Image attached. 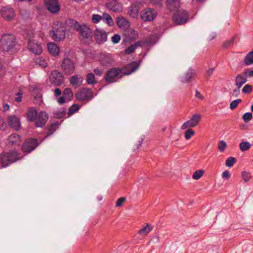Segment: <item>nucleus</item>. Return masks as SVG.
<instances>
[{
  "mask_svg": "<svg viewBox=\"0 0 253 253\" xmlns=\"http://www.w3.org/2000/svg\"><path fill=\"white\" fill-rule=\"evenodd\" d=\"M16 44L14 35L4 34L0 41V48L3 51L12 52Z\"/></svg>",
  "mask_w": 253,
  "mask_h": 253,
  "instance_id": "obj_1",
  "label": "nucleus"
},
{
  "mask_svg": "<svg viewBox=\"0 0 253 253\" xmlns=\"http://www.w3.org/2000/svg\"><path fill=\"white\" fill-rule=\"evenodd\" d=\"M69 24L78 31L80 35L84 39L90 40L92 38V32L85 25L80 24L73 19L69 21Z\"/></svg>",
  "mask_w": 253,
  "mask_h": 253,
  "instance_id": "obj_2",
  "label": "nucleus"
},
{
  "mask_svg": "<svg viewBox=\"0 0 253 253\" xmlns=\"http://www.w3.org/2000/svg\"><path fill=\"white\" fill-rule=\"evenodd\" d=\"M66 33V28L63 24L57 22L49 32L50 37L55 41L58 42L63 40Z\"/></svg>",
  "mask_w": 253,
  "mask_h": 253,
  "instance_id": "obj_3",
  "label": "nucleus"
},
{
  "mask_svg": "<svg viewBox=\"0 0 253 253\" xmlns=\"http://www.w3.org/2000/svg\"><path fill=\"white\" fill-rule=\"evenodd\" d=\"M20 158L17 151H11L8 153L3 152L0 155V162L1 167L5 168L13 163L18 161Z\"/></svg>",
  "mask_w": 253,
  "mask_h": 253,
  "instance_id": "obj_4",
  "label": "nucleus"
},
{
  "mask_svg": "<svg viewBox=\"0 0 253 253\" xmlns=\"http://www.w3.org/2000/svg\"><path fill=\"white\" fill-rule=\"evenodd\" d=\"M61 67V69L66 75L72 74L75 68L74 62L69 58H65L63 60Z\"/></svg>",
  "mask_w": 253,
  "mask_h": 253,
  "instance_id": "obj_5",
  "label": "nucleus"
},
{
  "mask_svg": "<svg viewBox=\"0 0 253 253\" xmlns=\"http://www.w3.org/2000/svg\"><path fill=\"white\" fill-rule=\"evenodd\" d=\"M121 68H113L108 71L104 79L106 82L113 83L117 81V78L121 74Z\"/></svg>",
  "mask_w": 253,
  "mask_h": 253,
  "instance_id": "obj_6",
  "label": "nucleus"
},
{
  "mask_svg": "<svg viewBox=\"0 0 253 253\" xmlns=\"http://www.w3.org/2000/svg\"><path fill=\"white\" fill-rule=\"evenodd\" d=\"M189 15L184 10L177 11L173 15V20L177 24H183L187 22Z\"/></svg>",
  "mask_w": 253,
  "mask_h": 253,
  "instance_id": "obj_7",
  "label": "nucleus"
},
{
  "mask_svg": "<svg viewBox=\"0 0 253 253\" xmlns=\"http://www.w3.org/2000/svg\"><path fill=\"white\" fill-rule=\"evenodd\" d=\"M49 79L51 83L56 86L60 85L64 82L62 73L56 70L51 72Z\"/></svg>",
  "mask_w": 253,
  "mask_h": 253,
  "instance_id": "obj_8",
  "label": "nucleus"
},
{
  "mask_svg": "<svg viewBox=\"0 0 253 253\" xmlns=\"http://www.w3.org/2000/svg\"><path fill=\"white\" fill-rule=\"evenodd\" d=\"M92 97L91 89L84 88L79 90L76 94L77 99L80 101H84L90 99Z\"/></svg>",
  "mask_w": 253,
  "mask_h": 253,
  "instance_id": "obj_9",
  "label": "nucleus"
},
{
  "mask_svg": "<svg viewBox=\"0 0 253 253\" xmlns=\"http://www.w3.org/2000/svg\"><path fill=\"white\" fill-rule=\"evenodd\" d=\"M0 14L3 19L8 21L11 20L15 16L14 9L9 5L1 8Z\"/></svg>",
  "mask_w": 253,
  "mask_h": 253,
  "instance_id": "obj_10",
  "label": "nucleus"
},
{
  "mask_svg": "<svg viewBox=\"0 0 253 253\" xmlns=\"http://www.w3.org/2000/svg\"><path fill=\"white\" fill-rule=\"evenodd\" d=\"M156 16V11L151 8L144 9L140 14L141 19L144 21H153Z\"/></svg>",
  "mask_w": 253,
  "mask_h": 253,
  "instance_id": "obj_11",
  "label": "nucleus"
},
{
  "mask_svg": "<svg viewBox=\"0 0 253 253\" xmlns=\"http://www.w3.org/2000/svg\"><path fill=\"white\" fill-rule=\"evenodd\" d=\"M38 145V140L35 138L27 139L23 144L22 151L24 152L29 153L33 151Z\"/></svg>",
  "mask_w": 253,
  "mask_h": 253,
  "instance_id": "obj_12",
  "label": "nucleus"
},
{
  "mask_svg": "<svg viewBox=\"0 0 253 253\" xmlns=\"http://www.w3.org/2000/svg\"><path fill=\"white\" fill-rule=\"evenodd\" d=\"M201 119V116L199 114H195L193 116L192 118L185 122L181 127L182 129H185L187 127H193L196 126L199 123Z\"/></svg>",
  "mask_w": 253,
  "mask_h": 253,
  "instance_id": "obj_13",
  "label": "nucleus"
},
{
  "mask_svg": "<svg viewBox=\"0 0 253 253\" xmlns=\"http://www.w3.org/2000/svg\"><path fill=\"white\" fill-rule=\"evenodd\" d=\"M94 37L98 43L102 44L107 41V33L102 29H96L94 32Z\"/></svg>",
  "mask_w": 253,
  "mask_h": 253,
  "instance_id": "obj_14",
  "label": "nucleus"
},
{
  "mask_svg": "<svg viewBox=\"0 0 253 253\" xmlns=\"http://www.w3.org/2000/svg\"><path fill=\"white\" fill-rule=\"evenodd\" d=\"M44 3L47 9L52 13H56L60 9L57 0H44Z\"/></svg>",
  "mask_w": 253,
  "mask_h": 253,
  "instance_id": "obj_15",
  "label": "nucleus"
},
{
  "mask_svg": "<svg viewBox=\"0 0 253 253\" xmlns=\"http://www.w3.org/2000/svg\"><path fill=\"white\" fill-rule=\"evenodd\" d=\"M29 49L35 54L42 53V48L35 40L30 39L28 42V45Z\"/></svg>",
  "mask_w": 253,
  "mask_h": 253,
  "instance_id": "obj_16",
  "label": "nucleus"
},
{
  "mask_svg": "<svg viewBox=\"0 0 253 253\" xmlns=\"http://www.w3.org/2000/svg\"><path fill=\"white\" fill-rule=\"evenodd\" d=\"M138 64L136 62H133L127 64L126 67L121 68V73L123 75H128L136 70L138 68Z\"/></svg>",
  "mask_w": 253,
  "mask_h": 253,
  "instance_id": "obj_17",
  "label": "nucleus"
},
{
  "mask_svg": "<svg viewBox=\"0 0 253 253\" xmlns=\"http://www.w3.org/2000/svg\"><path fill=\"white\" fill-rule=\"evenodd\" d=\"M48 118V117L46 112H41L37 115V119H36V126L37 127L43 126L47 122Z\"/></svg>",
  "mask_w": 253,
  "mask_h": 253,
  "instance_id": "obj_18",
  "label": "nucleus"
},
{
  "mask_svg": "<svg viewBox=\"0 0 253 253\" xmlns=\"http://www.w3.org/2000/svg\"><path fill=\"white\" fill-rule=\"evenodd\" d=\"M8 125L16 130H18L20 126L19 119L15 116H10L8 118Z\"/></svg>",
  "mask_w": 253,
  "mask_h": 253,
  "instance_id": "obj_19",
  "label": "nucleus"
},
{
  "mask_svg": "<svg viewBox=\"0 0 253 253\" xmlns=\"http://www.w3.org/2000/svg\"><path fill=\"white\" fill-rule=\"evenodd\" d=\"M195 71L192 68H190L181 77V81L183 83H188L195 75Z\"/></svg>",
  "mask_w": 253,
  "mask_h": 253,
  "instance_id": "obj_20",
  "label": "nucleus"
},
{
  "mask_svg": "<svg viewBox=\"0 0 253 253\" xmlns=\"http://www.w3.org/2000/svg\"><path fill=\"white\" fill-rule=\"evenodd\" d=\"M117 24L120 28L124 30H126L130 25L129 21L122 16L117 17Z\"/></svg>",
  "mask_w": 253,
  "mask_h": 253,
  "instance_id": "obj_21",
  "label": "nucleus"
},
{
  "mask_svg": "<svg viewBox=\"0 0 253 253\" xmlns=\"http://www.w3.org/2000/svg\"><path fill=\"white\" fill-rule=\"evenodd\" d=\"M83 81V79L81 76L74 75L72 76L70 79V84L75 87L80 86Z\"/></svg>",
  "mask_w": 253,
  "mask_h": 253,
  "instance_id": "obj_22",
  "label": "nucleus"
},
{
  "mask_svg": "<svg viewBox=\"0 0 253 253\" xmlns=\"http://www.w3.org/2000/svg\"><path fill=\"white\" fill-rule=\"evenodd\" d=\"M47 48L49 53L53 56H57L59 54V48L55 43L50 42L48 43Z\"/></svg>",
  "mask_w": 253,
  "mask_h": 253,
  "instance_id": "obj_23",
  "label": "nucleus"
},
{
  "mask_svg": "<svg viewBox=\"0 0 253 253\" xmlns=\"http://www.w3.org/2000/svg\"><path fill=\"white\" fill-rule=\"evenodd\" d=\"M166 4L170 10H175L179 6L178 0H166Z\"/></svg>",
  "mask_w": 253,
  "mask_h": 253,
  "instance_id": "obj_24",
  "label": "nucleus"
},
{
  "mask_svg": "<svg viewBox=\"0 0 253 253\" xmlns=\"http://www.w3.org/2000/svg\"><path fill=\"white\" fill-rule=\"evenodd\" d=\"M26 114L28 120L30 122H33L36 120L38 112L35 108H31L28 110Z\"/></svg>",
  "mask_w": 253,
  "mask_h": 253,
  "instance_id": "obj_25",
  "label": "nucleus"
},
{
  "mask_svg": "<svg viewBox=\"0 0 253 253\" xmlns=\"http://www.w3.org/2000/svg\"><path fill=\"white\" fill-rule=\"evenodd\" d=\"M106 6L115 12H119L122 10L121 6L115 0L107 3Z\"/></svg>",
  "mask_w": 253,
  "mask_h": 253,
  "instance_id": "obj_26",
  "label": "nucleus"
},
{
  "mask_svg": "<svg viewBox=\"0 0 253 253\" xmlns=\"http://www.w3.org/2000/svg\"><path fill=\"white\" fill-rule=\"evenodd\" d=\"M247 82L246 78L241 74H238L235 79V85L240 88Z\"/></svg>",
  "mask_w": 253,
  "mask_h": 253,
  "instance_id": "obj_27",
  "label": "nucleus"
},
{
  "mask_svg": "<svg viewBox=\"0 0 253 253\" xmlns=\"http://www.w3.org/2000/svg\"><path fill=\"white\" fill-rule=\"evenodd\" d=\"M142 42L138 41L133 44L131 45L128 47L126 49L125 53L126 54H130L133 52L137 47L141 46L142 45Z\"/></svg>",
  "mask_w": 253,
  "mask_h": 253,
  "instance_id": "obj_28",
  "label": "nucleus"
},
{
  "mask_svg": "<svg viewBox=\"0 0 253 253\" xmlns=\"http://www.w3.org/2000/svg\"><path fill=\"white\" fill-rule=\"evenodd\" d=\"M35 62L36 65H39L42 68H45L47 67L48 64L47 60L42 57H40L36 58Z\"/></svg>",
  "mask_w": 253,
  "mask_h": 253,
  "instance_id": "obj_29",
  "label": "nucleus"
},
{
  "mask_svg": "<svg viewBox=\"0 0 253 253\" xmlns=\"http://www.w3.org/2000/svg\"><path fill=\"white\" fill-rule=\"evenodd\" d=\"M139 9L137 6L132 5L129 8L128 13L129 15L134 18H137L138 16Z\"/></svg>",
  "mask_w": 253,
  "mask_h": 253,
  "instance_id": "obj_30",
  "label": "nucleus"
},
{
  "mask_svg": "<svg viewBox=\"0 0 253 253\" xmlns=\"http://www.w3.org/2000/svg\"><path fill=\"white\" fill-rule=\"evenodd\" d=\"M244 62L247 66L253 64V49L246 56Z\"/></svg>",
  "mask_w": 253,
  "mask_h": 253,
  "instance_id": "obj_31",
  "label": "nucleus"
},
{
  "mask_svg": "<svg viewBox=\"0 0 253 253\" xmlns=\"http://www.w3.org/2000/svg\"><path fill=\"white\" fill-rule=\"evenodd\" d=\"M9 142L12 144H19L20 142V136L16 133L11 134L9 137Z\"/></svg>",
  "mask_w": 253,
  "mask_h": 253,
  "instance_id": "obj_32",
  "label": "nucleus"
},
{
  "mask_svg": "<svg viewBox=\"0 0 253 253\" xmlns=\"http://www.w3.org/2000/svg\"><path fill=\"white\" fill-rule=\"evenodd\" d=\"M102 21L105 22L109 26H112L114 24V21L111 16L106 12L102 14Z\"/></svg>",
  "mask_w": 253,
  "mask_h": 253,
  "instance_id": "obj_33",
  "label": "nucleus"
},
{
  "mask_svg": "<svg viewBox=\"0 0 253 253\" xmlns=\"http://www.w3.org/2000/svg\"><path fill=\"white\" fill-rule=\"evenodd\" d=\"M153 229V227L151 225L147 224L146 226L144 227L139 231V234L146 236Z\"/></svg>",
  "mask_w": 253,
  "mask_h": 253,
  "instance_id": "obj_34",
  "label": "nucleus"
},
{
  "mask_svg": "<svg viewBox=\"0 0 253 253\" xmlns=\"http://www.w3.org/2000/svg\"><path fill=\"white\" fill-rule=\"evenodd\" d=\"M66 113V110L64 108H60L58 110L54 111L53 112L54 117L57 119H61L63 118Z\"/></svg>",
  "mask_w": 253,
  "mask_h": 253,
  "instance_id": "obj_35",
  "label": "nucleus"
},
{
  "mask_svg": "<svg viewBox=\"0 0 253 253\" xmlns=\"http://www.w3.org/2000/svg\"><path fill=\"white\" fill-rule=\"evenodd\" d=\"M63 96L66 98L67 100H71L73 96V93L71 88H66L63 91Z\"/></svg>",
  "mask_w": 253,
  "mask_h": 253,
  "instance_id": "obj_36",
  "label": "nucleus"
},
{
  "mask_svg": "<svg viewBox=\"0 0 253 253\" xmlns=\"http://www.w3.org/2000/svg\"><path fill=\"white\" fill-rule=\"evenodd\" d=\"M126 34H127L128 38L132 41L135 40L138 37V34L133 29H129Z\"/></svg>",
  "mask_w": 253,
  "mask_h": 253,
  "instance_id": "obj_37",
  "label": "nucleus"
},
{
  "mask_svg": "<svg viewBox=\"0 0 253 253\" xmlns=\"http://www.w3.org/2000/svg\"><path fill=\"white\" fill-rule=\"evenodd\" d=\"M86 82L88 84H95L97 82L95 80V76L93 73H89L86 76Z\"/></svg>",
  "mask_w": 253,
  "mask_h": 253,
  "instance_id": "obj_38",
  "label": "nucleus"
},
{
  "mask_svg": "<svg viewBox=\"0 0 253 253\" xmlns=\"http://www.w3.org/2000/svg\"><path fill=\"white\" fill-rule=\"evenodd\" d=\"M251 147L249 142H242L240 144V148L242 151H246L249 150Z\"/></svg>",
  "mask_w": 253,
  "mask_h": 253,
  "instance_id": "obj_39",
  "label": "nucleus"
},
{
  "mask_svg": "<svg viewBox=\"0 0 253 253\" xmlns=\"http://www.w3.org/2000/svg\"><path fill=\"white\" fill-rule=\"evenodd\" d=\"M204 171L202 170H196L193 174L192 177L194 179L198 180L203 175Z\"/></svg>",
  "mask_w": 253,
  "mask_h": 253,
  "instance_id": "obj_40",
  "label": "nucleus"
},
{
  "mask_svg": "<svg viewBox=\"0 0 253 253\" xmlns=\"http://www.w3.org/2000/svg\"><path fill=\"white\" fill-rule=\"evenodd\" d=\"M91 20L93 23H98L102 20V15L93 14L92 15Z\"/></svg>",
  "mask_w": 253,
  "mask_h": 253,
  "instance_id": "obj_41",
  "label": "nucleus"
},
{
  "mask_svg": "<svg viewBox=\"0 0 253 253\" xmlns=\"http://www.w3.org/2000/svg\"><path fill=\"white\" fill-rule=\"evenodd\" d=\"M241 176L245 182L249 181L252 177L251 174L246 171H243Z\"/></svg>",
  "mask_w": 253,
  "mask_h": 253,
  "instance_id": "obj_42",
  "label": "nucleus"
},
{
  "mask_svg": "<svg viewBox=\"0 0 253 253\" xmlns=\"http://www.w3.org/2000/svg\"><path fill=\"white\" fill-rule=\"evenodd\" d=\"M236 162V159L233 157H229L226 161V166L228 167H232Z\"/></svg>",
  "mask_w": 253,
  "mask_h": 253,
  "instance_id": "obj_43",
  "label": "nucleus"
},
{
  "mask_svg": "<svg viewBox=\"0 0 253 253\" xmlns=\"http://www.w3.org/2000/svg\"><path fill=\"white\" fill-rule=\"evenodd\" d=\"M242 102V100L241 99H236L232 102H231L230 105V108L231 109L233 110L236 108L238 104Z\"/></svg>",
  "mask_w": 253,
  "mask_h": 253,
  "instance_id": "obj_44",
  "label": "nucleus"
},
{
  "mask_svg": "<svg viewBox=\"0 0 253 253\" xmlns=\"http://www.w3.org/2000/svg\"><path fill=\"white\" fill-rule=\"evenodd\" d=\"M253 118V115L251 113H246L243 116V119L245 122H248L251 121Z\"/></svg>",
  "mask_w": 253,
  "mask_h": 253,
  "instance_id": "obj_45",
  "label": "nucleus"
},
{
  "mask_svg": "<svg viewBox=\"0 0 253 253\" xmlns=\"http://www.w3.org/2000/svg\"><path fill=\"white\" fill-rule=\"evenodd\" d=\"M112 58L110 55H106L104 56V61H103V63L104 65H106L111 64L112 62Z\"/></svg>",
  "mask_w": 253,
  "mask_h": 253,
  "instance_id": "obj_46",
  "label": "nucleus"
},
{
  "mask_svg": "<svg viewBox=\"0 0 253 253\" xmlns=\"http://www.w3.org/2000/svg\"><path fill=\"white\" fill-rule=\"evenodd\" d=\"M240 93V88L237 87V88L234 89L232 91L230 92V94L231 97H237L239 96Z\"/></svg>",
  "mask_w": 253,
  "mask_h": 253,
  "instance_id": "obj_47",
  "label": "nucleus"
},
{
  "mask_svg": "<svg viewBox=\"0 0 253 253\" xmlns=\"http://www.w3.org/2000/svg\"><path fill=\"white\" fill-rule=\"evenodd\" d=\"M79 109V106L77 104H73L69 109L68 113L70 115L73 114Z\"/></svg>",
  "mask_w": 253,
  "mask_h": 253,
  "instance_id": "obj_48",
  "label": "nucleus"
},
{
  "mask_svg": "<svg viewBox=\"0 0 253 253\" xmlns=\"http://www.w3.org/2000/svg\"><path fill=\"white\" fill-rule=\"evenodd\" d=\"M194 134V131L190 128L188 129L185 133V137L186 139H189Z\"/></svg>",
  "mask_w": 253,
  "mask_h": 253,
  "instance_id": "obj_49",
  "label": "nucleus"
},
{
  "mask_svg": "<svg viewBox=\"0 0 253 253\" xmlns=\"http://www.w3.org/2000/svg\"><path fill=\"white\" fill-rule=\"evenodd\" d=\"M226 143L225 141L221 140L219 142L218 148L220 152H223L226 147Z\"/></svg>",
  "mask_w": 253,
  "mask_h": 253,
  "instance_id": "obj_50",
  "label": "nucleus"
},
{
  "mask_svg": "<svg viewBox=\"0 0 253 253\" xmlns=\"http://www.w3.org/2000/svg\"><path fill=\"white\" fill-rule=\"evenodd\" d=\"M252 91V87L251 85L247 84L244 86L242 89L243 92L245 93H249Z\"/></svg>",
  "mask_w": 253,
  "mask_h": 253,
  "instance_id": "obj_51",
  "label": "nucleus"
},
{
  "mask_svg": "<svg viewBox=\"0 0 253 253\" xmlns=\"http://www.w3.org/2000/svg\"><path fill=\"white\" fill-rule=\"evenodd\" d=\"M121 39V37L118 34H115L112 37V42L114 43H118Z\"/></svg>",
  "mask_w": 253,
  "mask_h": 253,
  "instance_id": "obj_52",
  "label": "nucleus"
},
{
  "mask_svg": "<svg viewBox=\"0 0 253 253\" xmlns=\"http://www.w3.org/2000/svg\"><path fill=\"white\" fill-rule=\"evenodd\" d=\"M126 199L124 197H121L116 202V207H119L123 205V203L125 201Z\"/></svg>",
  "mask_w": 253,
  "mask_h": 253,
  "instance_id": "obj_53",
  "label": "nucleus"
},
{
  "mask_svg": "<svg viewBox=\"0 0 253 253\" xmlns=\"http://www.w3.org/2000/svg\"><path fill=\"white\" fill-rule=\"evenodd\" d=\"M6 125L1 118L0 117V129L4 130L5 129Z\"/></svg>",
  "mask_w": 253,
  "mask_h": 253,
  "instance_id": "obj_54",
  "label": "nucleus"
},
{
  "mask_svg": "<svg viewBox=\"0 0 253 253\" xmlns=\"http://www.w3.org/2000/svg\"><path fill=\"white\" fill-rule=\"evenodd\" d=\"M94 72L96 75L101 76L103 73V70L101 69L96 68L94 70Z\"/></svg>",
  "mask_w": 253,
  "mask_h": 253,
  "instance_id": "obj_55",
  "label": "nucleus"
},
{
  "mask_svg": "<svg viewBox=\"0 0 253 253\" xmlns=\"http://www.w3.org/2000/svg\"><path fill=\"white\" fill-rule=\"evenodd\" d=\"M195 97L201 100L204 99V96L198 90H196L195 91Z\"/></svg>",
  "mask_w": 253,
  "mask_h": 253,
  "instance_id": "obj_56",
  "label": "nucleus"
},
{
  "mask_svg": "<svg viewBox=\"0 0 253 253\" xmlns=\"http://www.w3.org/2000/svg\"><path fill=\"white\" fill-rule=\"evenodd\" d=\"M222 176L223 178H226V179H228L230 177V174L228 171L225 170L223 172Z\"/></svg>",
  "mask_w": 253,
  "mask_h": 253,
  "instance_id": "obj_57",
  "label": "nucleus"
},
{
  "mask_svg": "<svg viewBox=\"0 0 253 253\" xmlns=\"http://www.w3.org/2000/svg\"><path fill=\"white\" fill-rule=\"evenodd\" d=\"M66 98L64 96H63L59 97L58 99L57 102L60 104H63L66 102Z\"/></svg>",
  "mask_w": 253,
  "mask_h": 253,
  "instance_id": "obj_58",
  "label": "nucleus"
},
{
  "mask_svg": "<svg viewBox=\"0 0 253 253\" xmlns=\"http://www.w3.org/2000/svg\"><path fill=\"white\" fill-rule=\"evenodd\" d=\"M17 97L15 98V101L17 102H20L21 100L22 93L18 92L16 94Z\"/></svg>",
  "mask_w": 253,
  "mask_h": 253,
  "instance_id": "obj_59",
  "label": "nucleus"
},
{
  "mask_svg": "<svg viewBox=\"0 0 253 253\" xmlns=\"http://www.w3.org/2000/svg\"><path fill=\"white\" fill-rule=\"evenodd\" d=\"M55 126H54V125H52V126H51L49 127V132L48 133L47 135H49L53 133V132L55 131Z\"/></svg>",
  "mask_w": 253,
  "mask_h": 253,
  "instance_id": "obj_60",
  "label": "nucleus"
},
{
  "mask_svg": "<svg viewBox=\"0 0 253 253\" xmlns=\"http://www.w3.org/2000/svg\"><path fill=\"white\" fill-rule=\"evenodd\" d=\"M234 42V38H233L232 39H231L230 41H227L226 42H225L224 43V46L225 47H227L228 46H229V45H230L231 44H232V43L233 42Z\"/></svg>",
  "mask_w": 253,
  "mask_h": 253,
  "instance_id": "obj_61",
  "label": "nucleus"
},
{
  "mask_svg": "<svg viewBox=\"0 0 253 253\" xmlns=\"http://www.w3.org/2000/svg\"><path fill=\"white\" fill-rule=\"evenodd\" d=\"M55 95L56 96H59L61 95V90L58 88H56L54 91Z\"/></svg>",
  "mask_w": 253,
  "mask_h": 253,
  "instance_id": "obj_62",
  "label": "nucleus"
},
{
  "mask_svg": "<svg viewBox=\"0 0 253 253\" xmlns=\"http://www.w3.org/2000/svg\"><path fill=\"white\" fill-rule=\"evenodd\" d=\"M142 139H141L140 140L138 141V142L136 144L135 147L133 148V150H135L139 148V146L141 145L142 142Z\"/></svg>",
  "mask_w": 253,
  "mask_h": 253,
  "instance_id": "obj_63",
  "label": "nucleus"
},
{
  "mask_svg": "<svg viewBox=\"0 0 253 253\" xmlns=\"http://www.w3.org/2000/svg\"><path fill=\"white\" fill-rule=\"evenodd\" d=\"M214 70V68H212L210 69L208 71V72H207V74H208V75L209 77H210V76H211L212 74V73H213V72Z\"/></svg>",
  "mask_w": 253,
  "mask_h": 253,
  "instance_id": "obj_64",
  "label": "nucleus"
}]
</instances>
